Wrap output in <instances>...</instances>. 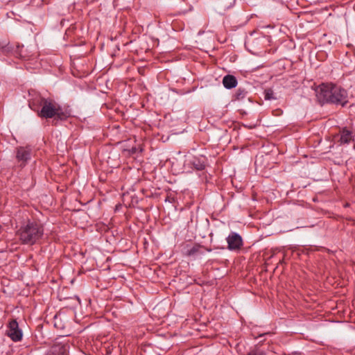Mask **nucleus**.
I'll list each match as a JSON object with an SVG mask.
<instances>
[{"mask_svg":"<svg viewBox=\"0 0 355 355\" xmlns=\"http://www.w3.org/2000/svg\"><path fill=\"white\" fill-rule=\"evenodd\" d=\"M248 355H266V352L259 348H254L251 349Z\"/></svg>","mask_w":355,"mask_h":355,"instance_id":"obj_12","label":"nucleus"},{"mask_svg":"<svg viewBox=\"0 0 355 355\" xmlns=\"http://www.w3.org/2000/svg\"><path fill=\"white\" fill-rule=\"evenodd\" d=\"M43 235V225L37 221L29 220L17 231V236L21 243L30 245L37 243Z\"/></svg>","mask_w":355,"mask_h":355,"instance_id":"obj_2","label":"nucleus"},{"mask_svg":"<svg viewBox=\"0 0 355 355\" xmlns=\"http://www.w3.org/2000/svg\"><path fill=\"white\" fill-rule=\"evenodd\" d=\"M228 248L231 250H239L243 245L241 236L236 233L232 232L227 238Z\"/></svg>","mask_w":355,"mask_h":355,"instance_id":"obj_5","label":"nucleus"},{"mask_svg":"<svg viewBox=\"0 0 355 355\" xmlns=\"http://www.w3.org/2000/svg\"><path fill=\"white\" fill-rule=\"evenodd\" d=\"M223 84L226 89H232L236 87L237 80L232 75H227L223 79Z\"/></svg>","mask_w":355,"mask_h":355,"instance_id":"obj_8","label":"nucleus"},{"mask_svg":"<svg viewBox=\"0 0 355 355\" xmlns=\"http://www.w3.org/2000/svg\"><path fill=\"white\" fill-rule=\"evenodd\" d=\"M352 140V132L348 130H343L340 133V144H349Z\"/></svg>","mask_w":355,"mask_h":355,"instance_id":"obj_9","label":"nucleus"},{"mask_svg":"<svg viewBox=\"0 0 355 355\" xmlns=\"http://www.w3.org/2000/svg\"><path fill=\"white\" fill-rule=\"evenodd\" d=\"M315 94L321 104L331 103L343 107L348 103L347 91L331 83H323L319 85L315 89Z\"/></svg>","mask_w":355,"mask_h":355,"instance_id":"obj_1","label":"nucleus"},{"mask_svg":"<svg viewBox=\"0 0 355 355\" xmlns=\"http://www.w3.org/2000/svg\"><path fill=\"white\" fill-rule=\"evenodd\" d=\"M7 335L15 342L21 340L22 332L19 329L18 323L15 320H12L9 322Z\"/></svg>","mask_w":355,"mask_h":355,"instance_id":"obj_4","label":"nucleus"},{"mask_svg":"<svg viewBox=\"0 0 355 355\" xmlns=\"http://www.w3.org/2000/svg\"><path fill=\"white\" fill-rule=\"evenodd\" d=\"M16 158L21 165H25L31 158V150L28 148L19 147L17 150Z\"/></svg>","mask_w":355,"mask_h":355,"instance_id":"obj_6","label":"nucleus"},{"mask_svg":"<svg viewBox=\"0 0 355 355\" xmlns=\"http://www.w3.org/2000/svg\"><path fill=\"white\" fill-rule=\"evenodd\" d=\"M188 164L191 165L193 168L201 171L205 168V162L203 157H192L187 160Z\"/></svg>","mask_w":355,"mask_h":355,"instance_id":"obj_7","label":"nucleus"},{"mask_svg":"<svg viewBox=\"0 0 355 355\" xmlns=\"http://www.w3.org/2000/svg\"><path fill=\"white\" fill-rule=\"evenodd\" d=\"M200 248H201L200 245H195L192 248H191L190 249L187 250V251L186 252V254L187 256H194V255L197 254L199 252Z\"/></svg>","mask_w":355,"mask_h":355,"instance_id":"obj_10","label":"nucleus"},{"mask_svg":"<svg viewBox=\"0 0 355 355\" xmlns=\"http://www.w3.org/2000/svg\"><path fill=\"white\" fill-rule=\"evenodd\" d=\"M39 104L42 106V109L38 112V116L42 118L51 119L55 117L58 119L64 120L70 115L69 112L63 110L58 103L50 98H40Z\"/></svg>","mask_w":355,"mask_h":355,"instance_id":"obj_3","label":"nucleus"},{"mask_svg":"<svg viewBox=\"0 0 355 355\" xmlns=\"http://www.w3.org/2000/svg\"><path fill=\"white\" fill-rule=\"evenodd\" d=\"M264 98L266 100H273L277 98L274 96V92L272 89H267L264 91Z\"/></svg>","mask_w":355,"mask_h":355,"instance_id":"obj_11","label":"nucleus"},{"mask_svg":"<svg viewBox=\"0 0 355 355\" xmlns=\"http://www.w3.org/2000/svg\"><path fill=\"white\" fill-rule=\"evenodd\" d=\"M61 349L63 350V352H62V354H64L65 353V352H66V347H65V346H62V347H61Z\"/></svg>","mask_w":355,"mask_h":355,"instance_id":"obj_13","label":"nucleus"}]
</instances>
